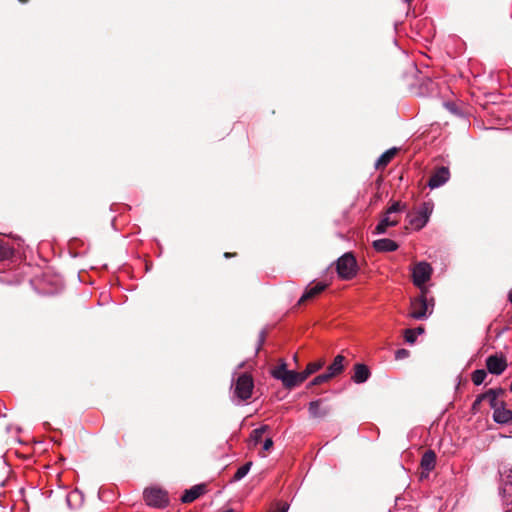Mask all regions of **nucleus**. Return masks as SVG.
Wrapping results in <instances>:
<instances>
[{
  "instance_id": "obj_34",
  "label": "nucleus",
  "mask_w": 512,
  "mask_h": 512,
  "mask_svg": "<svg viewBox=\"0 0 512 512\" xmlns=\"http://www.w3.org/2000/svg\"><path fill=\"white\" fill-rule=\"evenodd\" d=\"M272 446H273V440L271 438L265 439V441L263 443V450L268 451L271 449Z\"/></svg>"
},
{
  "instance_id": "obj_13",
  "label": "nucleus",
  "mask_w": 512,
  "mask_h": 512,
  "mask_svg": "<svg viewBox=\"0 0 512 512\" xmlns=\"http://www.w3.org/2000/svg\"><path fill=\"white\" fill-rule=\"evenodd\" d=\"M399 223L396 217H392L391 214L385 212L379 223L376 225L374 234H384L389 227H395Z\"/></svg>"
},
{
  "instance_id": "obj_17",
  "label": "nucleus",
  "mask_w": 512,
  "mask_h": 512,
  "mask_svg": "<svg viewBox=\"0 0 512 512\" xmlns=\"http://www.w3.org/2000/svg\"><path fill=\"white\" fill-rule=\"evenodd\" d=\"M326 286L327 285L325 283H323V282H318V283H316L313 286H308L305 289V291H304L303 295L301 296V298L299 299L298 303L301 304V303H303L304 301H306L308 299L314 298L319 293L324 291Z\"/></svg>"
},
{
  "instance_id": "obj_3",
  "label": "nucleus",
  "mask_w": 512,
  "mask_h": 512,
  "mask_svg": "<svg viewBox=\"0 0 512 512\" xmlns=\"http://www.w3.org/2000/svg\"><path fill=\"white\" fill-rule=\"evenodd\" d=\"M143 498L149 507L163 509L169 505L167 491L158 487L146 488L143 492Z\"/></svg>"
},
{
  "instance_id": "obj_22",
  "label": "nucleus",
  "mask_w": 512,
  "mask_h": 512,
  "mask_svg": "<svg viewBox=\"0 0 512 512\" xmlns=\"http://www.w3.org/2000/svg\"><path fill=\"white\" fill-rule=\"evenodd\" d=\"M14 255V248L3 239H0V261L10 259Z\"/></svg>"
},
{
  "instance_id": "obj_15",
  "label": "nucleus",
  "mask_w": 512,
  "mask_h": 512,
  "mask_svg": "<svg viewBox=\"0 0 512 512\" xmlns=\"http://www.w3.org/2000/svg\"><path fill=\"white\" fill-rule=\"evenodd\" d=\"M436 454L433 450L424 452L421 458L420 466L427 473V475L435 468Z\"/></svg>"
},
{
  "instance_id": "obj_30",
  "label": "nucleus",
  "mask_w": 512,
  "mask_h": 512,
  "mask_svg": "<svg viewBox=\"0 0 512 512\" xmlns=\"http://www.w3.org/2000/svg\"><path fill=\"white\" fill-rule=\"evenodd\" d=\"M485 400L484 393L477 395L476 399L472 403V411L477 412L480 409L481 403Z\"/></svg>"
},
{
  "instance_id": "obj_7",
  "label": "nucleus",
  "mask_w": 512,
  "mask_h": 512,
  "mask_svg": "<svg viewBox=\"0 0 512 512\" xmlns=\"http://www.w3.org/2000/svg\"><path fill=\"white\" fill-rule=\"evenodd\" d=\"M449 178V169L445 166H441L430 176L427 185L430 189H436L448 182Z\"/></svg>"
},
{
  "instance_id": "obj_29",
  "label": "nucleus",
  "mask_w": 512,
  "mask_h": 512,
  "mask_svg": "<svg viewBox=\"0 0 512 512\" xmlns=\"http://www.w3.org/2000/svg\"><path fill=\"white\" fill-rule=\"evenodd\" d=\"M332 377L327 373H323V374H320L318 376H316L311 382H310V385L311 386H314V385H320L322 383H325L327 381H329Z\"/></svg>"
},
{
  "instance_id": "obj_21",
  "label": "nucleus",
  "mask_w": 512,
  "mask_h": 512,
  "mask_svg": "<svg viewBox=\"0 0 512 512\" xmlns=\"http://www.w3.org/2000/svg\"><path fill=\"white\" fill-rule=\"evenodd\" d=\"M324 363V360L309 363L306 369L300 372V378L302 379V381L304 382L308 378V376L320 370L323 367Z\"/></svg>"
},
{
  "instance_id": "obj_12",
  "label": "nucleus",
  "mask_w": 512,
  "mask_h": 512,
  "mask_svg": "<svg viewBox=\"0 0 512 512\" xmlns=\"http://www.w3.org/2000/svg\"><path fill=\"white\" fill-rule=\"evenodd\" d=\"M493 420L498 424H506L512 420V410L505 407L503 402L499 407L493 409Z\"/></svg>"
},
{
  "instance_id": "obj_8",
  "label": "nucleus",
  "mask_w": 512,
  "mask_h": 512,
  "mask_svg": "<svg viewBox=\"0 0 512 512\" xmlns=\"http://www.w3.org/2000/svg\"><path fill=\"white\" fill-rule=\"evenodd\" d=\"M486 367L489 373L500 375L507 368V362L503 356L490 355L486 359Z\"/></svg>"
},
{
  "instance_id": "obj_33",
  "label": "nucleus",
  "mask_w": 512,
  "mask_h": 512,
  "mask_svg": "<svg viewBox=\"0 0 512 512\" xmlns=\"http://www.w3.org/2000/svg\"><path fill=\"white\" fill-rule=\"evenodd\" d=\"M264 341H265V331L262 330L259 333L258 346H257L256 352H258L260 350V348L263 345Z\"/></svg>"
},
{
  "instance_id": "obj_38",
  "label": "nucleus",
  "mask_w": 512,
  "mask_h": 512,
  "mask_svg": "<svg viewBox=\"0 0 512 512\" xmlns=\"http://www.w3.org/2000/svg\"><path fill=\"white\" fill-rule=\"evenodd\" d=\"M232 256H234V254L229 253V252L224 253V257H225V258H230V257H232Z\"/></svg>"
},
{
  "instance_id": "obj_14",
  "label": "nucleus",
  "mask_w": 512,
  "mask_h": 512,
  "mask_svg": "<svg viewBox=\"0 0 512 512\" xmlns=\"http://www.w3.org/2000/svg\"><path fill=\"white\" fill-rule=\"evenodd\" d=\"M399 245L389 238H382L373 242V248L377 252H393L398 249Z\"/></svg>"
},
{
  "instance_id": "obj_2",
  "label": "nucleus",
  "mask_w": 512,
  "mask_h": 512,
  "mask_svg": "<svg viewBox=\"0 0 512 512\" xmlns=\"http://www.w3.org/2000/svg\"><path fill=\"white\" fill-rule=\"evenodd\" d=\"M336 271L339 278L343 280H350L357 275V261L351 252H347L337 259Z\"/></svg>"
},
{
  "instance_id": "obj_20",
  "label": "nucleus",
  "mask_w": 512,
  "mask_h": 512,
  "mask_svg": "<svg viewBox=\"0 0 512 512\" xmlns=\"http://www.w3.org/2000/svg\"><path fill=\"white\" fill-rule=\"evenodd\" d=\"M397 152L396 147H392L386 150L383 154L379 156V158L375 162V168L380 169L388 165V163L392 160Z\"/></svg>"
},
{
  "instance_id": "obj_1",
  "label": "nucleus",
  "mask_w": 512,
  "mask_h": 512,
  "mask_svg": "<svg viewBox=\"0 0 512 512\" xmlns=\"http://www.w3.org/2000/svg\"><path fill=\"white\" fill-rule=\"evenodd\" d=\"M432 212L433 203L430 201L423 202L417 210L407 214L408 222L415 230H421L428 223Z\"/></svg>"
},
{
  "instance_id": "obj_39",
  "label": "nucleus",
  "mask_w": 512,
  "mask_h": 512,
  "mask_svg": "<svg viewBox=\"0 0 512 512\" xmlns=\"http://www.w3.org/2000/svg\"><path fill=\"white\" fill-rule=\"evenodd\" d=\"M508 300L512 303V290L508 294Z\"/></svg>"
},
{
  "instance_id": "obj_31",
  "label": "nucleus",
  "mask_w": 512,
  "mask_h": 512,
  "mask_svg": "<svg viewBox=\"0 0 512 512\" xmlns=\"http://www.w3.org/2000/svg\"><path fill=\"white\" fill-rule=\"evenodd\" d=\"M408 356H409V351L404 348L398 349L395 352V359H397V360L405 359Z\"/></svg>"
},
{
  "instance_id": "obj_43",
  "label": "nucleus",
  "mask_w": 512,
  "mask_h": 512,
  "mask_svg": "<svg viewBox=\"0 0 512 512\" xmlns=\"http://www.w3.org/2000/svg\"><path fill=\"white\" fill-rule=\"evenodd\" d=\"M0 234H3V233L0 231Z\"/></svg>"
},
{
  "instance_id": "obj_11",
  "label": "nucleus",
  "mask_w": 512,
  "mask_h": 512,
  "mask_svg": "<svg viewBox=\"0 0 512 512\" xmlns=\"http://www.w3.org/2000/svg\"><path fill=\"white\" fill-rule=\"evenodd\" d=\"M206 486L205 484L194 485L189 489H186L181 496L182 503H191L195 501L198 497H200L205 492Z\"/></svg>"
},
{
  "instance_id": "obj_37",
  "label": "nucleus",
  "mask_w": 512,
  "mask_h": 512,
  "mask_svg": "<svg viewBox=\"0 0 512 512\" xmlns=\"http://www.w3.org/2000/svg\"><path fill=\"white\" fill-rule=\"evenodd\" d=\"M414 330H416V336L417 335H421V334H423L425 332V329L423 327H421V326L415 328Z\"/></svg>"
},
{
  "instance_id": "obj_25",
  "label": "nucleus",
  "mask_w": 512,
  "mask_h": 512,
  "mask_svg": "<svg viewBox=\"0 0 512 512\" xmlns=\"http://www.w3.org/2000/svg\"><path fill=\"white\" fill-rule=\"evenodd\" d=\"M487 377V372L484 369H477L473 371L471 379L474 385L479 386L483 384Z\"/></svg>"
},
{
  "instance_id": "obj_27",
  "label": "nucleus",
  "mask_w": 512,
  "mask_h": 512,
  "mask_svg": "<svg viewBox=\"0 0 512 512\" xmlns=\"http://www.w3.org/2000/svg\"><path fill=\"white\" fill-rule=\"evenodd\" d=\"M407 208L406 204L404 203H401L400 201H394L389 207L388 209L386 210V212H388V214H395V213H399V212H402V211H405Z\"/></svg>"
},
{
  "instance_id": "obj_35",
  "label": "nucleus",
  "mask_w": 512,
  "mask_h": 512,
  "mask_svg": "<svg viewBox=\"0 0 512 512\" xmlns=\"http://www.w3.org/2000/svg\"><path fill=\"white\" fill-rule=\"evenodd\" d=\"M77 495H78L77 491H73L66 495V502H67V505L69 506V508H71V498L74 496H77Z\"/></svg>"
},
{
  "instance_id": "obj_16",
  "label": "nucleus",
  "mask_w": 512,
  "mask_h": 512,
  "mask_svg": "<svg viewBox=\"0 0 512 512\" xmlns=\"http://www.w3.org/2000/svg\"><path fill=\"white\" fill-rule=\"evenodd\" d=\"M504 393L505 390L502 388H492L484 392L485 400H488L492 410L503 403V401L498 400V397Z\"/></svg>"
},
{
  "instance_id": "obj_9",
  "label": "nucleus",
  "mask_w": 512,
  "mask_h": 512,
  "mask_svg": "<svg viewBox=\"0 0 512 512\" xmlns=\"http://www.w3.org/2000/svg\"><path fill=\"white\" fill-rule=\"evenodd\" d=\"M371 376L370 369L363 363H357L354 365V373L351 377L352 381L356 384H362L368 381Z\"/></svg>"
},
{
  "instance_id": "obj_40",
  "label": "nucleus",
  "mask_w": 512,
  "mask_h": 512,
  "mask_svg": "<svg viewBox=\"0 0 512 512\" xmlns=\"http://www.w3.org/2000/svg\"><path fill=\"white\" fill-rule=\"evenodd\" d=\"M505 512H512L511 509H505Z\"/></svg>"
},
{
  "instance_id": "obj_32",
  "label": "nucleus",
  "mask_w": 512,
  "mask_h": 512,
  "mask_svg": "<svg viewBox=\"0 0 512 512\" xmlns=\"http://www.w3.org/2000/svg\"><path fill=\"white\" fill-rule=\"evenodd\" d=\"M444 105L447 108V110H449L453 114H457V115L460 114L459 108L457 107V105L455 103L445 102Z\"/></svg>"
},
{
  "instance_id": "obj_10",
  "label": "nucleus",
  "mask_w": 512,
  "mask_h": 512,
  "mask_svg": "<svg viewBox=\"0 0 512 512\" xmlns=\"http://www.w3.org/2000/svg\"><path fill=\"white\" fill-rule=\"evenodd\" d=\"M322 403H323L322 399H316L309 403L308 412H309L310 417L320 419V418L326 417L329 414L330 408L322 407L321 406Z\"/></svg>"
},
{
  "instance_id": "obj_28",
  "label": "nucleus",
  "mask_w": 512,
  "mask_h": 512,
  "mask_svg": "<svg viewBox=\"0 0 512 512\" xmlns=\"http://www.w3.org/2000/svg\"><path fill=\"white\" fill-rule=\"evenodd\" d=\"M404 339L407 343L414 344L417 339L416 330H413L412 328L405 329L404 330Z\"/></svg>"
},
{
  "instance_id": "obj_18",
  "label": "nucleus",
  "mask_w": 512,
  "mask_h": 512,
  "mask_svg": "<svg viewBox=\"0 0 512 512\" xmlns=\"http://www.w3.org/2000/svg\"><path fill=\"white\" fill-rule=\"evenodd\" d=\"M300 377V372L289 370L286 376L282 377L281 382L286 388H293L303 382Z\"/></svg>"
},
{
  "instance_id": "obj_24",
  "label": "nucleus",
  "mask_w": 512,
  "mask_h": 512,
  "mask_svg": "<svg viewBox=\"0 0 512 512\" xmlns=\"http://www.w3.org/2000/svg\"><path fill=\"white\" fill-rule=\"evenodd\" d=\"M289 372V370L287 369V364L282 361L277 367H275L271 374L272 376L277 379V380H282V377L283 376H286V374Z\"/></svg>"
},
{
  "instance_id": "obj_23",
  "label": "nucleus",
  "mask_w": 512,
  "mask_h": 512,
  "mask_svg": "<svg viewBox=\"0 0 512 512\" xmlns=\"http://www.w3.org/2000/svg\"><path fill=\"white\" fill-rule=\"evenodd\" d=\"M252 466V462H246L244 465L239 467L237 471L235 472L232 481L237 482L242 480L250 471Z\"/></svg>"
},
{
  "instance_id": "obj_41",
  "label": "nucleus",
  "mask_w": 512,
  "mask_h": 512,
  "mask_svg": "<svg viewBox=\"0 0 512 512\" xmlns=\"http://www.w3.org/2000/svg\"><path fill=\"white\" fill-rule=\"evenodd\" d=\"M406 3H410L412 0H404Z\"/></svg>"
},
{
  "instance_id": "obj_19",
  "label": "nucleus",
  "mask_w": 512,
  "mask_h": 512,
  "mask_svg": "<svg viewBox=\"0 0 512 512\" xmlns=\"http://www.w3.org/2000/svg\"><path fill=\"white\" fill-rule=\"evenodd\" d=\"M344 356L343 355H337L333 362L328 366L327 373L333 378L340 374L344 370Z\"/></svg>"
},
{
  "instance_id": "obj_5",
  "label": "nucleus",
  "mask_w": 512,
  "mask_h": 512,
  "mask_svg": "<svg viewBox=\"0 0 512 512\" xmlns=\"http://www.w3.org/2000/svg\"><path fill=\"white\" fill-rule=\"evenodd\" d=\"M432 275V267L429 263L422 261L417 263L412 270V278L415 286L421 289L425 288L424 284L430 280Z\"/></svg>"
},
{
  "instance_id": "obj_4",
  "label": "nucleus",
  "mask_w": 512,
  "mask_h": 512,
  "mask_svg": "<svg viewBox=\"0 0 512 512\" xmlns=\"http://www.w3.org/2000/svg\"><path fill=\"white\" fill-rule=\"evenodd\" d=\"M254 388V381L251 375L243 373L238 376L233 389V396L238 399V403L251 398Z\"/></svg>"
},
{
  "instance_id": "obj_6",
  "label": "nucleus",
  "mask_w": 512,
  "mask_h": 512,
  "mask_svg": "<svg viewBox=\"0 0 512 512\" xmlns=\"http://www.w3.org/2000/svg\"><path fill=\"white\" fill-rule=\"evenodd\" d=\"M427 289L424 288L422 290L421 296L414 298L411 301L412 311L410 313V317L416 320H423L428 317L431 312H428V300L425 296Z\"/></svg>"
},
{
  "instance_id": "obj_26",
  "label": "nucleus",
  "mask_w": 512,
  "mask_h": 512,
  "mask_svg": "<svg viewBox=\"0 0 512 512\" xmlns=\"http://www.w3.org/2000/svg\"><path fill=\"white\" fill-rule=\"evenodd\" d=\"M269 429V426L268 425H262L260 426L259 428H256L252 431L251 433V439L252 441L254 442V444H258L261 439H262V436L263 434Z\"/></svg>"
},
{
  "instance_id": "obj_42",
  "label": "nucleus",
  "mask_w": 512,
  "mask_h": 512,
  "mask_svg": "<svg viewBox=\"0 0 512 512\" xmlns=\"http://www.w3.org/2000/svg\"><path fill=\"white\" fill-rule=\"evenodd\" d=\"M510 391L512 392V383L510 384Z\"/></svg>"
},
{
  "instance_id": "obj_36",
  "label": "nucleus",
  "mask_w": 512,
  "mask_h": 512,
  "mask_svg": "<svg viewBox=\"0 0 512 512\" xmlns=\"http://www.w3.org/2000/svg\"><path fill=\"white\" fill-rule=\"evenodd\" d=\"M289 510V504L288 503H284L282 505V507L278 510V512H288Z\"/></svg>"
}]
</instances>
